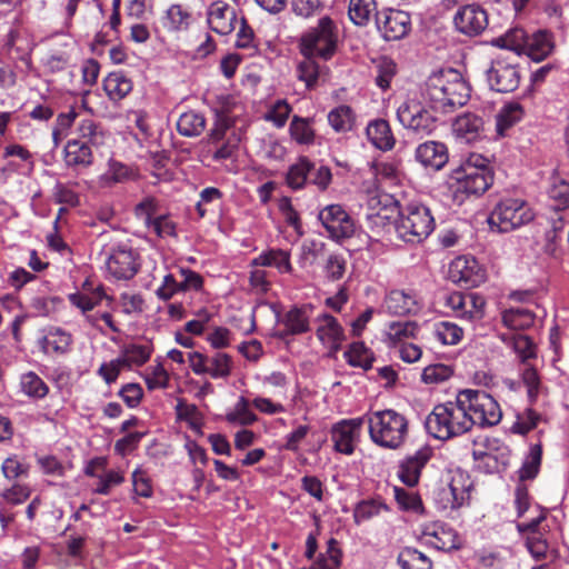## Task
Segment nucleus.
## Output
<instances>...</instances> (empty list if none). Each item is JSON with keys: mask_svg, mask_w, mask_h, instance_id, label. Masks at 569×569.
<instances>
[{"mask_svg": "<svg viewBox=\"0 0 569 569\" xmlns=\"http://www.w3.org/2000/svg\"><path fill=\"white\" fill-rule=\"evenodd\" d=\"M495 172L489 160L480 153H470L448 177L452 200L462 204L469 197H480L493 184Z\"/></svg>", "mask_w": 569, "mask_h": 569, "instance_id": "1", "label": "nucleus"}, {"mask_svg": "<svg viewBox=\"0 0 569 569\" xmlns=\"http://www.w3.org/2000/svg\"><path fill=\"white\" fill-rule=\"evenodd\" d=\"M423 97L432 110L451 113L468 102L470 87L458 71L440 70L427 79Z\"/></svg>", "mask_w": 569, "mask_h": 569, "instance_id": "2", "label": "nucleus"}, {"mask_svg": "<svg viewBox=\"0 0 569 569\" xmlns=\"http://www.w3.org/2000/svg\"><path fill=\"white\" fill-rule=\"evenodd\" d=\"M425 427L431 437L439 440H448L468 432L471 429L470 419L462 403H459V392L456 401L435 406L426 418Z\"/></svg>", "mask_w": 569, "mask_h": 569, "instance_id": "3", "label": "nucleus"}, {"mask_svg": "<svg viewBox=\"0 0 569 569\" xmlns=\"http://www.w3.org/2000/svg\"><path fill=\"white\" fill-rule=\"evenodd\" d=\"M367 421L370 439L382 448L398 449L408 436L407 418L393 409L371 412Z\"/></svg>", "mask_w": 569, "mask_h": 569, "instance_id": "4", "label": "nucleus"}, {"mask_svg": "<svg viewBox=\"0 0 569 569\" xmlns=\"http://www.w3.org/2000/svg\"><path fill=\"white\" fill-rule=\"evenodd\" d=\"M339 30L336 22L328 16L318 20L315 27L305 31L298 42L300 53L305 58L330 60L338 49Z\"/></svg>", "mask_w": 569, "mask_h": 569, "instance_id": "5", "label": "nucleus"}, {"mask_svg": "<svg viewBox=\"0 0 569 569\" xmlns=\"http://www.w3.org/2000/svg\"><path fill=\"white\" fill-rule=\"evenodd\" d=\"M435 219L428 207L409 203L399 211L396 222L398 237L408 243H420L435 229Z\"/></svg>", "mask_w": 569, "mask_h": 569, "instance_id": "6", "label": "nucleus"}, {"mask_svg": "<svg viewBox=\"0 0 569 569\" xmlns=\"http://www.w3.org/2000/svg\"><path fill=\"white\" fill-rule=\"evenodd\" d=\"M459 403H462V408L470 419V428L475 425L492 427L501 421L502 411L499 403L483 390H460Z\"/></svg>", "mask_w": 569, "mask_h": 569, "instance_id": "7", "label": "nucleus"}, {"mask_svg": "<svg viewBox=\"0 0 569 569\" xmlns=\"http://www.w3.org/2000/svg\"><path fill=\"white\" fill-rule=\"evenodd\" d=\"M535 218L530 204L522 199H503L491 211L488 223L491 230L509 232L520 228Z\"/></svg>", "mask_w": 569, "mask_h": 569, "instance_id": "8", "label": "nucleus"}, {"mask_svg": "<svg viewBox=\"0 0 569 569\" xmlns=\"http://www.w3.org/2000/svg\"><path fill=\"white\" fill-rule=\"evenodd\" d=\"M397 119L403 128L421 137L431 134L437 128L435 114L415 99H408L398 107Z\"/></svg>", "mask_w": 569, "mask_h": 569, "instance_id": "9", "label": "nucleus"}, {"mask_svg": "<svg viewBox=\"0 0 569 569\" xmlns=\"http://www.w3.org/2000/svg\"><path fill=\"white\" fill-rule=\"evenodd\" d=\"M106 266L117 280H130L140 269L139 254L126 243H119L106 251Z\"/></svg>", "mask_w": 569, "mask_h": 569, "instance_id": "10", "label": "nucleus"}, {"mask_svg": "<svg viewBox=\"0 0 569 569\" xmlns=\"http://www.w3.org/2000/svg\"><path fill=\"white\" fill-rule=\"evenodd\" d=\"M521 79L520 66L507 58L492 60L490 68L487 70L488 84L491 90L497 92H513L518 89Z\"/></svg>", "mask_w": 569, "mask_h": 569, "instance_id": "11", "label": "nucleus"}, {"mask_svg": "<svg viewBox=\"0 0 569 569\" xmlns=\"http://www.w3.org/2000/svg\"><path fill=\"white\" fill-rule=\"evenodd\" d=\"M189 366L196 375H209L212 379H226L232 371V358L224 352L207 356L194 351L189 353Z\"/></svg>", "mask_w": 569, "mask_h": 569, "instance_id": "12", "label": "nucleus"}, {"mask_svg": "<svg viewBox=\"0 0 569 569\" xmlns=\"http://www.w3.org/2000/svg\"><path fill=\"white\" fill-rule=\"evenodd\" d=\"M231 127L228 117L218 116L213 128L208 134L209 150L212 151V159L216 161L227 160L233 157L238 149V138L236 134L227 137Z\"/></svg>", "mask_w": 569, "mask_h": 569, "instance_id": "13", "label": "nucleus"}, {"mask_svg": "<svg viewBox=\"0 0 569 569\" xmlns=\"http://www.w3.org/2000/svg\"><path fill=\"white\" fill-rule=\"evenodd\" d=\"M433 455V448L429 445H423L413 452H408L398 465L397 476L399 480L408 487L417 486L422 470L429 463Z\"/></svg>", "mask_w": 569, "mask_h": 569, "instance_id": "14", "label": "nucleus"}, {"mask_svg": "<svg viewBox=\"0 0 569 569\" xmlns=\"http://www.w3.org/2000/svg\"><path fill=\"white\" fill-rule=\"evenodd\" d=\"M376 26L385 40L396 41L409 33L411 18L406 11L385 8L376 12Z\"/></svg>", "mask_w": 569, "mask_h": 569, "instance_id": "15", "label": "nucleus"}, {"mask_svg": "<svg viewBox=\"0 0 569 569\" xmlns=\"http://www.w3.org/2000/svg\"><path fill=\"white\" fill-rule=\"evenodd\" d=\"M452 22L459 33L467 37H477L488 27V12L478 3L465 4L458 8Z\"/></svg>", "mask_w": 569, "mask_h": 569, "instance_id": "16", "label": "nucleus"}, {"mask_svg": "<svg viewBox=\"0 0 569 569\" xmlns=\"http://www.w3.org/2000/svg\"><path fill=\"white\" fill-rule=\"evenodd\" d=\"M449 279L465 289H470L486 281V270L473 257L461 256L449 264Z\"/></svg>", "mask_w": 569, "mask_h": 569, "instance_id": "17", "label": "nucleus"}, {"mask_svg": "<svg viewBox=\"0 0 569 569\" xmlns=\"http://www.w3.org/2000/svg\"><path fill=\"white\" fill-rule=\"evenodd\" d=\"M318 218L332 239H347L355 233V221L340 204L325 207Z\"/></svg>", "mask_w": 569, "mask_h": 569, "instance_id": "18", "label": "nucleus"}, {"mask_svg": "<svg viewBox=\"0 0 569 569\" xmlns=\"http://www.w3.org/2000/svg\"><path fill=\"white\" fill-rule=\"evenodd\" d=\"M365 417L342 419L330 429V437L333 442V449L337 452L350 456L355 452L356 441H358Z\"/></svg>", "mask_w": 569, "mask_h": 569, "instance_id": "19", "label": "nucleus"}, {"mask_svg": "<svg viewBox=\"0 0 569 569\" xmlns=\"http://www.w3.org/2000/svg\"><path fill=\"white\" fill-rule=\"evenodd\" d=\"M421 540L426 545L441 551H451L461 547V539L458 532L450 525L442 521L423 525Z\"/></svg>", "mask_w": 569, "mask_h": 569, "instance_id": "20", "label": "nucleus"}, {"mask_svg": "<svg viewBox=\"0 0 569 569\" xmlns=\"http://www.w3.org/2000/svg\"><path fill=\"white\" fill-rule=\"evenodd\" d=\"M113 301V298L108 296L104 291L102 283L94 284V281L87 278L82 284L81 290L70 293L68 296L69 302L81 310L82 313L92 311L102 300Z\"/></svg>", "mask_w": 569, "mask_h": 569, "instance_id": "21", "label": "nucleus"}, {"mask_svg": "<svg viewBox=\"0 0 569 569\" xmlns=\"http://www.w3.org/2000/svg\"><path fill=\"white\" fill-rule=\"evenodd\" d=\"M313 310L311 305L295 306L280 319L283 329L279 330L277 337L286 339L289 336H299L310 330V316Z\"/></svg>", "mask_w": 569, "mask_h": 569, "instance_id": "22", "label": "nucleus"}, {"mask_svg": "<svg viewBox=\"0 0 569 569\" xmlns=\"http://www.w3.org/2000/svg\"><path fill=\"white\" fill-rule=\"evenodd\" d=\"M415 158L426 169L438 171L448 163L449 152L443 142L430 140L416 148Z\"/></svg>", "mask_w": 569, "mask_h": 569, "instance_id": "23", "label": "nucleus"}, {"mask_svg": "<svg viewBox=\"0 0 569 569\" xmlns=\"http://www.w3.org/2000/svg\"><path fill=\"white\" fill-rule=\"evenodd\" d=\"M236 11L223 1H216L210 6L208 22L216 33L226 36L234 30Z\"/></svg>", "mask_w": 569, "mask_h": 569, "instance_id": "24", "label": "nucleus"}, {"mask_svg": "<svg viewBox=\"0 0 569 569\" xmlns=\"http://www.w3.org/2000/svg\"><path fill=\"white\" fill-rule=\"evenodd\" d=\"M94 157L90 146L84 144L81 139H70L63 148V161L68 168H89Z\"/></svg>", "mask_w": 569, "mask_h": 569, "instance_id": "25", "label": "nucleus"}, {"mask_svg": "<svg viewBox=\"0 0 569 569\" xmlns=\"http://www.w3.org/2000/svg\"><path fill=\"white\" fill-rule=\"evenodd\" d=\"M76 133L77 139L83 140L84 144L91 147V150L107 144L110 139V134L104 127L89 117L81 118L77 122Z\"/></svg>", "mask_w": 569, "mask_h": 569, "instance_id": "26", "label": "nucleus"}, {"mask_svg": "<svg viewBox=\"0 0 569 569\" xmlns=\"http://www.w3.org/2000/svg\"><path fill=\"white\" fill-rule=\"evenodd\" d=\"M317 320L321 322L317 329L318 339L332 351H338L345 340V332L338 320L329 313L319 315Z\"/></svg>", "mask_w": 569, "mask_h": 569, "instance_id": "27", "label": "nucleus"}, {"mask_svg": "<svg viewBox=\"0 0 569 569\" xmlns=\"http://www.w3.org/2000/svg\"><path fill=\"white\" fill-rule=\"evenodd\" d=\"M436 499L442 509H458L463 506L465 501L469 498V492L465 485L452 478L451 481L440 487L436 493Z\"/></svg>", "mask_w": 569, "mask_h": 569, "instance_id": "28", "label": "nucleus"}, {"mask_svg": "<svg viewBox=\"0 0 569 569\" xmlns=\"http://www.w3.org/2000/svg\"><path fill=\"white\" fill-rule=\"evenodd\" d=\"M366 134L372 146L381 151H389L396 144L391 127L385 119L371 120L366 128Z\"/></svg>", "mask_w": 569, "mask_h": 569, "instance_id": "29", "label": "nucleus"}, {"mask_svg": "<svg viewBox=\"0 0 569 569\" xmlns=\"http://www.w3.org/2000/svg\"><path fill=\"white\" fill-rule=\"evenodd\" d=\"M495 452H499L502 468H505L510 456V450L507 446L502 445L497 438L485 437L480 441H473L472 458L476 461L492 459L495 458Z\"/></svg>", "mask_w": 569, "mask_h": 569, "instance_id": "30", "label": "nucleus"}, {"mask_svg": "<svg viewBox=\"0 0 569 569\" xmlns=\"http://www.w3.org/2000/svg\"><path fill=\"white\" fill-rule=\"evenodd\" d=\"M103 90L107 97L118 102L124 99L133 89L132 80L123 71H112L103 79Z\"/></svg>", "mask_w": 569, "mask_h": 569, "instance_id": "31", "label": "nucleus"}, {"mask_svg": "<svg viewBox=\"0 0 569 569\" xmlns=\"http://www.w3.org/2000/svg\"><path fill=\"white\" fill-rule=\"evenodd\" d=\"M152 351L150 343H127L122 346L118 357L123 362L124 369L131 370L133 367H141L147 363Z\"/></svg>", "mask_w": 569, "mask_h": 569, "instance_id": "32", "label": "nucleus"}, {"mask_svg": "<svg viewBox=\"0 0 569 569\" xmlns=\"http://www.w3.org/2000/svg\"><path fill=\"white\" fill-rule=\"evenodd\" d=\"M483 119L476 113L466 112L453 121L455 133L470 142L476 140L483 130Z\"/></svg>", "mask_w": 569, "mask_h": 569, "instance_id": "33", "label": "nucleus"}, {"mask_svg": "<svg viewBox=\"0 0 569 569\" xmlns=\"http://www.w3.org/2000/svg\"><path fill=\"white\" fill-rule=\"evenodd\" d=\"M527 40L522 53L533 61L539 62L546 59L553 49L551 36L547 31H538L529 34Z\"/></svg>", "mask_w": 569, "mask_h": 569, "instance_id": "34", "label": "nucleus"}, {"mask_svg": "<svg viewBox=\"0 0 569 569\" xmlns=\"http://www.w3.org/2000/svg\"><path fill=\"white\" fill-rule=\"evenodd\" d=\"M501 340L513 349L523 366L529 365L530 359L537 358V346L529 336L521 333L502 335Z\"/></svg>", "mask_w": 569, "mask_h": 569, "instance_id": "35", "label": "nucleus"}, {"mask_svg": "<svg viewBox=\"0 0 569 569\" xmlns=\"http://www.w3.org/2000/svg\"><path fill=\"white\" fill-rule=\"evenodd\" d=\"M385 306L389 313L406 316L416 310V296L405 290H391L385 299Z\"/></svg>", "mask_w": 569, "mask_h": 569, "instance_id": "36", "label": "nucleus"}, {"mask_svg": "<svg viewBox=\"0 0 569 569\" xmlns=\"http://www.w3.org/2000/svg\"><path fill=\"white\" fill-rule=\"evenodd\" d=\"M313 169V162L306 156L298 158L297 162L291 164L286 174V182L292 190H301L308 184L310 170Z\"/></svg>", "mask_w": 569, "mask_h": 569, "instance_id": "37", "label": "nucleus"}, {"mask_svg": "<svg viewBox=\"0 0 569 569\" xmlns=\"http://www.w3.org/2000/svg\"><path fill=\"white\" fill-rule=\"evenodd\" d=\"M328 123L337 133H346L353 129L356 124V113L350 106L340 104L329 111Z\"/></svg>", "mask_w": 569, "mask_h": 569, "instance_id": "38", "label": "nucleus"}, {"mask_svg": "<svg viewBox=\"0 0 569 569\" xmlns=\"http://www.w3.org/2000/svg\"><path fill=\"white\" fill-rule=\"evenodd\" d=\"M20 391L30 399L41 400L49 393V386L34 371H28L20 376Z\"/></svg>", "mask_w": 569, "mask_h": 569, "instance_id": "39", "label": "nucleus"}, {"mask_svg": "<svg viewBox=\"0 0 569 569\" xmlns=\"http://www.w3.org/2000/svg\"><path fill=\"white\" fill-rule=\"evenodd\" d=\"M523 113L522 106L517 102L502 107L496 116V131L498 136H507L508 130L522 119Z\"/></svg>", "mask_w": 569, "mask_h": 569, "instance_id": "40", "label": "nucleus"}, {"mask_svg": "<svg viewBox=\"0 0 569 569\" xmlns=\"http://www.w3.org/2000/svg\"><path fill=\"white\" fill-rule=\"evenodd\" d=\"M343 552L335 538L327 541V550L320 552L309 569H340Z\"/></svg>", "mask_w": 569, "mask_h": 569, "instance_id": "41", "label": "nucleus"}, {"mask_svg": "<svg viewBox=\"0 0 569 569\" xmlns=\"http://www.w3.org/2000/svg\"><path fill=\"white\" fill-rule=\"evenodd\" d=\"M536 315L527 308H510L502 312V322L511 330H526L533 326Z\"/></svg>", "mask_w": 569, "mask_h": 569, "instance_id": "42", "label": "nucleus"}, {"mask_svg": "<svg viewBox=\"0 0 569 569\" xmlns=\"http://www.w3.org/2000/svg\"><path fill=\"white\" fill-rule=\"evenodd\" d=\"M206 129L204 117L193 110L183 112L177 122V130L183 137H198Z\"/></svg>", "mask_w": 569, "mask_h": 569, "instance_id": "43", "label": "nucleus"}, {"mask_svg": "<svg viewBox=\"0 0 569 569\" xmlns=\"http://www.w3.org/2000/svg\"><path fill=\"white\" fill-rule=\"evenodd\" d=\"M382 511H389V507L381 498L361 500L353 509L355 523L360 525L363 521H368L379 516Z\"/></svg>", "mask_w": 569, "mask_h": 569, "instance_id": "44", "label": "nucleus"}, {"mask_svg": "<svg viewBox=\"0 0 569 569\" xmlns=\"http://www.w3.org/2000/svg\"><path fill=\"white\" fill-rule=\"evenodd\" d=\"M377 3L375 0H350L348 14L357 26H367L371 17H376Z\"/></svg>", "mask_w": 569, "mask_h": 569, "instance_id": "45", "label": "nucleus"}, {"mask_svg": "<svg viewBox=\"0 0 569 569\" xmlns=\"http://www.w3.org/2000/svg\"><path fill=\"white\" fill-rule=\"evenodd\" d=\"M345 358L350 366L359 367L363 370H369L375 360L372 352L362 341L352 342L345 352Z\"/></svg>", "mask_w": 569, "mask_h": 569, "instance_id": "46", "label": "nucleus"}, {"mask_svg": "<svg viewBox=\"0 0 569 569\" xmlns=\"http://www.w3.org/2000/svg\"><path fill=\"white\" fill-rule=\"evenodd\" d=\"M542 459V446L540 443L532 445L526 457L521 468L519 469V480L523 483L526 480L535 479L540 470Z\"/></svg>", "mask_w": 569, "mask_h": 569, "instance_id": "47", "label": "nucleus"}, {"mask_svg": "<svg viewBox=\"0 0 569 569\" xmlns=\"http://www.w3.org/2000/svg\"><path fill=\"white\" fill-rule=\"evenodd\" d=\"M312 120L293 116L290 122L289 132L291 138L299 144H311L315 141V130L311 127Z\"/></svg>", "mask_w": 569, "mask_h": 569, "instance_id": "48", "label": "nucleus"}, {"mask_svg": "<svg viewBox=\"0 0 569 569\" xmlns=\"http://www.w3.org/2000/svg\"><path fill=\"white\" fill-rule=\"evenodd\" d=\"M520 377L527 389L528 401L532 406L537 402L538 397L543 389L540 375L533 366L525 365Z\"/></svg>", "mask_w": 569, "mask_h": 569, "instance_id": "49", "label": "nucleus"}, {"mask_svg": "<svg viewBox=\"0 0 569 569\" xmlns=\"http://www.w3.org/2000/svg\"><path fill=\"white\" fill-rule=\"evenodd\" d=\"M402 569H432L431 560L416 548L406 547L398 557Z\"/></svg>", "mask_w": 569, "mask_h": 569, "instance_id": "50", "label": "nucleus"}, {"mask_svg": "<svg viewBox=\"0 0 569 569\" xmlns=\"http://www.w3.org/2000/svg\"><path fill=\"white\" fill-rule=\"evenodd\" d=\"M528 33L522 28L508 30L503 36L496 40L497 46L522 53L528 41Z\"/></svg>", "mask_w": 569, "mask_h": 569, "instance_id": "51", "label": "nucleus"}, {"mask_svg": "<svg viewBox=\"0 0 569 569\" xmlns=\"http://www.w3.org/2000/svg\"><path fill=\"white\" fill-rule=\"evenodd\" d=\"M376 84L380 89L387 90L397 74V64L391 58L381 57L376 62Z\"/></svg>", "mask_w": 569, "mask_h": 569, "instance_id": "52", "label": "nucleus"}, {"mask_svg": "<svg viewBox=\"0 0 569 569\" xmlns=\"http://www.w3.org/2000/svg\"><path fill=\"white\" fill-rule=\"evenodd\" d=\"M250 403L244 397H240L232 412L226 415L229 423H239L241 426H250L257 420V416L250 410Z\"/></svg>", "mask_w": 569, "mask_h": 569, "instance_id": "53", "label": "nucleus"}, {"mask_svg": "<svg viewBox=\"0 0 569 569\" xmlns=\"http://www.w3.org/2000/svg\"><path fill=\"white\" fill-rule=\"evenodd\" d=\"M393 496L401 510L418 512L423 509L422 500L417 492L408 491L401 487H393Z\"/></svg>", "mask_w": 569, "mask_h": 569, "instance_id": "54", "label": "nucleus"}, {"mask_svg": "<svg viewBox=\"0 0 569 569\" xmlns=\"http://www.w3.org/2000/svg\"><path fill=\"white\" fill-rule=\"evenodd\" d=\"M462 329L449 321H441L435 328V336L442 345H456L462 339Z\"/></svg>", "mask_w": 569, "mask_h": 569, "instance_id": "55", "label": "nucleus"}, {"mask_svg": "<svg viewBox=\"0 0 569 569\" xmlns=\"http://www.w3.org/2000/svg\"><path fill=\"white\" fill-rule=\"evenodd\" d=\"M419 327L413 321H395L388 327V338L392 342H400L406 338H415Z\"/></svg>", "mask_w": 569, "mask_h": 569, "instance_id": "56", "label": "nucleus"}, {"mask_svg": "<svg viewBox=\"0 0 569 569\" xmlns=\"http://www.w3.org/2000/svg\"><path fill=\"white\" fill-rule=\"evenodd\" d=\"M540 420V415L531 408L517 415V419L511 427V431L517 435H527L535 429Z\"/></svg>", "mask_w": 569, "mask_h": 569, "instance_id": "57", "label": "nucleus"}, {"mask_svg": "<svg viewBox=\"0 0 569 569\" xmlns=\"http://www.w3.org/2000/svg\"><path fill=\"white\" fill-rule=\"evenodd\" d=\"M117 396L122 399L124 405L130 408L134 409L140 406V403L143 400V389L142 387L137 382H128L124 383L119 391L117 392Z\"/></svg>", "mask_w": 569, "mask_h": 569, "instance_id": "58", "label": "nucleus"}, {"mask_svg": "<svg viewBox=\"0 0 569 569\" xmlns=\"http://www.w3.org/2000/svg\"><path fill=\"white\" fill-rule=\"evenodd\" d=\"M323 8L321 0H290L292 13L301 19H310Z\"/></svg>", "mask_w": 569, "mask_h": 569, "instance_id": "59", "label": "nucleus"}, {"mask_svg": "<svg viewBox=\"0 0 569 569\" xmlns=\"http://www.w3.org/2000/svg\"><path fill=\"white\" fill-rule=\"evenodd\" d=\"M486 300L476 292H467L466 308L463 319L475 321L480 320L485 315Z\"/></svg>", "mask_w": 569, "mask_h": 569, "instance_id": "60", "label": "nucleus"}, {"mask_svg": "<svg viewBox=\"0 0 569 569\" xmlns=\"http://www.w3.org/2000/svg\"><path fill=\"white\" fill-rule=\"evenodd\" d=\"M316 58H305L298 64V78L303 81L308 89H312L319 79V66Z\"/></svg>", "mask_w": 569, "mask_h": 569, "instance_id": "61", "label": "nucleus"}, {"mask_svg": "<svg viewBox=\"0 0 569 569\" xmlns=\"http://www.w3.org/2000/svg\"><path fill=\"white\" fill-rule=\"evenodd\" d=\"M453 375L451 367L443 363H436L423 369L421 379L425 383H440Z\"/></svg>", "mask_w": 569, "mask_h": 569, "instance_id": "62", "label": "nucleus"}, {"mask_svg": "<svg viewBox=\"0 0 569 569\" xmlns=\"http://www.w3.org/2000/svg\"><path fill=\"white\" fill-rule=\"evenodd\" d=\"M291 110L290 104L286 100H277L266 113L264 119L272 122L277 128H282L286 124Z\"/></svg>", "mask_w": 569, "mask_h": 569, "instance_id": "63", "label": "nucleus"}, {"mask_svg": "<svg viewBox=\"0 0 569 569\" xmlns=\"http://www.w3.org/2000/svg\"><path fill=\"white\" fill-rule=\"evenodd\" d=\"M549 197L556 202L557 210L567 208L569 204V182L557 178L553 180L550 189Z\"/></svg>", "mask_w": 569, "mask_h": 569, "instance_id": "64", "label": "nucleus"}]
</instances>
